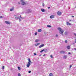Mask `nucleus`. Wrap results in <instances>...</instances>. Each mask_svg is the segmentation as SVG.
<instances>
[{
    "instance_id": "1",
    "label": "nucleus",
    "mask_w": 76,
    "mask_h": 76,
    "mask_svg": "<svg viewBox=\"0 0 76 76\" xmlns=\"http://www.w3.org/2000/svg\"><path fill=\"white\" fill-rule=\"evenodd\" d=\"M28 63L27 64V67H29V66H30V65L31 64V60H30V59L29 58H28Z\"/></svg>"
},
{
    "instance_id": "2",
    "label": "nucleus",
    "mask_w": 76,
    "mask_h": 76,
    "mask_svg": "<svg viewBox=\"0 0 76 76\" xmlns=\"http://www.w3.org/2000/svg\"><path fill=\"white\" fill-rule=\"evenodd\" d=\"M58 29L60 31L59 33L61 34H62L63 33L64 31L63 30H61V28L59 27L58 28Z\"/></svg>"
},
{
    "instance_id": "3",
    "label": "nucleus",
    "mask_w": 76,
    "mask_h": 76,
    "mask_svg": "<svg viewBox=\"0 0 76 76\" xmlns=\"http://www.w3.org/2000/svg\"><path fill=\"white\" fill-rule=\"evenodd\" d=\"M57 13L58 14V15H61V12L58 11L57 12Z\"/></svg>"
},
{
    "instance_id": "4",
    "label": "nucleus",
    "mask_w": 76,
    "mask_h": 76,
    "mask_svg": "<svg viewBox=\"0 0 76 76\" xmlns=\"http://www.w3.org/2000/svg\"><path fill=\"white\" fill-rule=\"evenodd\" d=\"M66 52L64 51H60V53L61 54H64Z\"/></svg>"
},
{
    "instance_id": "5",
    "label": "nucleus",
    "mask_w": 76,
    "mask_h": 76,
    "mask_svg": "<svg viewBox=\"0 0 76 76\" xmlns=\"http://www.w3.org/2000/svg\"><path fill=\"white\" fill-rule=\"evenodd\" d=\"M5 23L6 24H10V22L8 21H5Z\"/></svg>"
},
{
    "instance_id": "6",
    "label": "nucleus",
    "mask_w": 76,
    "mask_h": 76,
    "mask_svg": "<svg viewBox=\"0 0 76 76\" xmlns=\"http://www.w3.org/2000/svg\"><path fill=\"white\" fill-rule=\"evenodd\" d=\"M67 56L66 55H64L63 57V58L64 59H66V58H67Z\"/></svg>"
},
{
    "instance_id": "7",
    "label": "nucleus",
    "mask_w": 76,
    "mask_h": 76,
    "mask_svg": "<svg viewBox=\"0 0 76 76\" xmlns=\"http://www.w3.org/2000/svg\"><path fill=\"white\" fill-rule=\"evenodd\" d=\"M15 19H16V20H17V19H19V20H20V21H21V20H20V19L19 18H17V17H15Z\"/></svg>"
},
{
    "instance_id": "8",
    "label": "nucleus",
    "mask_w": 76,
    "mask_h": 76,
    "mask_svg": "<svg viewBox=\"0 0 76 76\" xmlns=\"http://www.w3.org/2000/svg\"><path fill=\"white\" fill-rule=\"evenodd\" d=\"M22 4H22V5H23V6L24 5H25V4H26V3H25V2H22Z\"/></svg>"
},
{
    "instance_id": "9",
    "label": "nucleus",
    "mask_w": 76,
    "mask_h": 76,
    "mask_svg": "<svg viewBox=\"0 0 76 76\" xmlns=\"http://www.w3.org/2000/svg\"><path fill=\"white\" fill-rule=\"evenodd\" d=\"M41 10L43 12H45V10H44V9H42Z\"/></svg>"
},
{
    "instance_id": "10",
    "label": "nucleus",
    "mask_w": 76,
    "mask_h": 76,
    "mask_svg": "<svg viewBox=\"0 0 76 76\" xmlns=\"http://www.w3.org/2000/svg\"><path fill=\"white\" fill-rule=\"evenodd\" d=\"M50 18L51 19H53V18H54V16L51 15V16H50Z\"/></svg>"
},
{
    "instance_id": "11",
    "label": "nucleus",
    "mask_w": 76,
    "mask_h": 76,
    "mask_svg": "<svg viewBox=\"0 0 76 76\" xmlns=\"http://www.w3.org/2000/svg\"><path fill=\"white\" fill-rule=\"evenodd\" d=\"M67 49H69L70 48V46H68L67 47Z\"/></svg>"
},
{
    "instance_id": "12",
    "label": "nucleus",
    "mask_w": 76,
    "mask_h": 76,
    "mask_svg": "<svg viewBox=\"0 0 76 76\" xmlns=\"http://www.w3.org/2000/svg\"><path fill=\"white\" fill-rule=\"evenodd\" d=\"M67 25H70L71 24L67 22Z\"/></svg>"
},
{
    "instance_id": "13",
    "label": "nucleus",
    "mask_w": 76,
    "mask_h": 76,
    "mask_svg": "<svg viewBox=\"0 0 76 76\" xmlns=\"http://www.w3.org/2000/svg\"><path fill=\"white\" fill-rule=\"evenodd\" d=\"M47 27H49L50 28V27H51V26H50V25H47Z\"/></svg>"
},
{
    "instance_id": "14",
    "label": "nucleus",
    "mask_w": 76,
    "mask_h": 76,
    "mask_svg": "<svg viewBox=\"0 0 76 76\" xmlns=\"http://www.w3.org/2000/svg\"><path fill=\"white\" fill-rule=\"evenodd\" d=\"M43 50H44V52H47V49H44Z\"/></svg>"
},
{
    "instance_id": "15",
    "label": "nucleus",
    "mask_w": 76,
    "mask_h": 76,
    "mask_svg": "<svg viewBox=\"0 0 76 76\" xmlns=\"http://www.w3.org/2000/svg\"><path fill=\"white\" fill-rule=\"evenodd\" d=\"M39 41V40L38 39H36L35 40V42H38Z\"/></svg>"
},
{
    "instance_id": "16",
    "label": "nucleus",
    "mask_w": 76,
    "mask_h": 76,
    "mask_svg": "<svg viewBox=\"0 0 76 76\" xmlns=\"http://www.w3.org/2000/svg\"><path fill=\"white\" fill-rule=\"evenodd\" d=\"M18 68L19 70H20V68L19 66H18Z\"/></svg>"
},
{
    "instance_id": "17",
    "label": "nucleus",
    "mask_w": 76,
    "mask_h": 76,
    "mask_svg": "<svg viewBox=\"0 0 76 76\" xmlns=\"http://www.w3.org/2000/svg\"><path fill=\"white\" fill-rule=\"evenodd\" d=\"M49 76H53V74L50 73L49 75Z\"/></svg>"
},
{
    "instance_id": "18",
    "label": "nucleus",
    "mask_w": 76,
    "mask_h": 76,
    "mask_svg": "<svg viewBox=\"0 0 76 76\" xmlns=\"http://www.w3.org/2000/svg\"><path fill=\"white\" fill-rule=\"evenodd\" d=\"M42 30L41 29H39L38 30V32H40Z\"/></svg>"
},
{
    "instance_id": "19",
    "label": "nucleus",
    "mask_w": 76,
    "mask_h": 76,
    "mask_svg": "<svg viewBox=\"0 0 76 76\" xmlns=\"http://www.w3.org/2000/svg\"><path fill=\"white\" fill-rule=\"evenodd\" d=\"M38 44H39V43H38L36 44H35V45L36 46H37V45H38Z\"/></svg>"
},
{
    "instance_id": "20",
    "label": "nucleus",
    "mask_w": 76,
    "mask_h": 76,
    "mask_svg": "<svg viewBox=\"0 0 76 76\" xmlns=\"http://www.w3.org/2000/svg\"><path fill=\"white\" fill-rule=\"evenodd\" d=\"M20 1L21 2V3H23V0H20Z\"/></svg>"
},
{
    "instance_id": "21",
    "label": "nucleus",
    "mask_w": 76,
    "mask_h": 76,
    "mask_svg": "<svg viewBox=\"0 0 76 76\" xmlns=\"http://www.w3.org/2000/svg\"><path fill=\"white\" fill-rule=\"evenodd\" d=\"M44 49H43L40 51V53H42V52H43V51H44Z\"/></svg>"
},
{
    "instance_id": "22",
    "label": "nucleus",
    "mask_w": 76,
    "mask_h": 76,
    "mask_svg": "<svg viewBox=\"0 0 76 76\" xmlns=\"http://www.w3.org/2000/svg\"><path fill=\"white\" fill-rule=\"evenodd\" d=\"M65 43H67V40H66L65 41Z\"/></svg>"
},
{
    "instance_id": "23",
    "label": "nucleus",
    "mask_w": 76,
    "mask_h": 76,
    "mask_svg": "<svg viewBox=\"0 0 76 76\" xmlns=\"http://www.w3.org/2000/svg\"><path fill=\"white\" fill-rule=\"evenodd\" d=\"M42 6L43 7H44V4H42Z\"/></svg>"
},
{
    "instance_id": "24",
    "label": "nucleus",
    "mask_w": 76,
    "mask_h": 76,
    "mask_svg": "<svg viewBox=\"0 0 76 76\" xmlns=\"http://www.w3.org/2000/svg\"><path fill=\"white\" fill-rule=\"evenodd\" d=\"M12 10H13V9H11L10 10V11H12Z\"/></svg>"
},
{
    "instance_id": "25",
    "label": "nucleus",
    "mask_w": 76,
    "mask_h": 76,
    "mask_svg": "<svg viewBox=\"0 0 76 76\" xmlns=\"http://www.w3.org/2000/svg\"><path fill=\"white\" fill-rule=\"evenodd\" d=\"M65 35H67V32H66L65 33Z\"/></svg>"
},
{
    "instance_id": "26",
    "label": "nucleus",
    "mask_w": 76,
    "mask_h": 76,
    "mask_svg": "<svg viewBox=\"0 0 76 76\" xmlns=\"http://www.w3.org/2000/svg\"><path fill=\"white\" fill-rule=\"evenodd\" d=\"M37 33L36 32L35 33V35H37Z\"/></svg>"
},
{
    "instance_id": "27",
    "label": "nucleus",
    "mask_w": 76,
    "mask_h": 76,
    "mask_svg": "<svg viewBox=\"0 0 76 76\" xmlns=\"http://www.w3.org/2000/svg\"><path fill=\"white\" fill-rule=\"evenodd\" d=\"M18 76H20V73H19L18 74Z\"/></svg>"
},
{
    "instance_id": "28",
    "label": "nucleus",
    "mask_w": 76,
    "mask_h": 76,
    "mask_svg": "<svg viewBox=\"0 0 76 76\" xmlns=\"http://www.w3.org/2000/svg\"><path fill=\"white\" fill-rule=\"evenodd\" d=\"M4 66H2V69H4Z\"/></svg>"
},
{
    "instance_id": "29",
    "label": "nucleus",
    "mask_w": 76,
    "mask_h": 76,
    "mask_svg": "<svg viewBox=\"0 0 76 76\" xmlns=\"http://www.w3.org/2000/svg\"><path fill=\"white\" fill-rule=\"evenodd\" d=\"M41 45L42 46V47H44V44Z\"/></svg>"
},
{
    "instance_id": "30",
    "label": "nucleus",
    "mask_w": 76,
    "mask_h": 76,
    "mask_svg": "<svg viewBox=\"0 0 76 76\" xmlns=\"http://www.w3.org/2000/svg\"><path fill=\"white\" fill-rule=\"evenodd\" d=\"M28 72L29 73H31V71H29Z\"/></svg>"
},
{
    "instance_id": "31",
    "label": "nucleus",
    "mask_w": 76,
    "mask_h": 76,
    "mask_svg": "<svg viewBox=\"0 0 76 76\" xmlns=\"http://www.w3.org/2000/svg\"><path fill=\"white\" fill-rule=\"evenodd\" d=\"M50 57H51V58H53V55H50Z\"/></svg>"
},
{
    "instance_id": "32",
    "label": "nucleus",
    "mask_w": 76,
    "mask_h": 76,
    "mask_svg": "<svg viewBox=\"0 0 76 76\" xmlns=\"http://www.w3.org/2000/svg\"><path fill=\"white\" fill-rule=\"evenodd\" d=\"M56 37H58V35H57V34L56 35Z\"/></svg>"
},
{
    "instance_id": "33",
    "label": "nucleus",
    "mask_w": 76,
    "mask_h": 76,
    "mask_svg": "<svg viewBox=\"0 0 76 76\" xmlns=\"http://www.w3.org/2000/svg\"><path fill=\"white\" fill-rule=\"evenodd\" d=\"M28 12H31V10H28Z\"/></svg>"
},
{
    "instance_id": "34",
    "label": "nucleus",
    "mask_w": 76,
    "mask_h": 76,
    "mask_svg": "<svg viewBox=\"0 0 76 76\" xmlns=\"http://www.w3.org/2000/svg\"><path fill=\"white\" fill-rule=\"evenodd\" d=\"M41 47H42V46H41V45L40 46H39V48H41Z\"/></svg>"
},
{
    "instance_id": "35",
    "label": "nucleus",
    "mask_w": 76,
    "mask_h": 76,
    "mask_svg": "<svg viewBox=\"0 0 76 76\" xmlns=\"http://www.w3.org/2000/svg\"><path fill=\"white\" fill-rule=\"evenodd\" d=\"M3 18V16H0V18L1 19V18Z\"/></svg>"
},
{
    "instance_id": "36",
    "label": "nucleus",
    "mask_w": 76,
    "mask_h": 76,
    "mask_svg": "<svg viewBox=\"0 0 76 76\" xmlns=\"http://www.w3.org/2000/svg\"><path fill=\"white\" fill-rule=\"evenodd\" d=\"M74 35H75V36H76V33H74Z\"/></svg>"
},
{
    "instance_id": "37",
    "label": "nucleus",
    "mask_w": 76,
    "mask_h": 76,
    "mask_svg": "<svg viewBox=\"0 0 76 76\" xmlns=\"http://www.w3.org/2000/svg\"><path fill=\"white\" fill-rule=\"evenodd\" d=\"M34 56H36V55H37V54H36V53H34Z\"/></svg>"
},
{
    "instance_id": "38",
    "label": "nucleus",
    "mask_w": 76,
    "mask_h": 76,
    "mask_svg": "<svg viewBox=\"0 0 76 76\" xmlns=\"http://www.w3.org/2000/svg\"><path fill=\"white\" fill-rule=\"evenodd\" d=\"M71 67H72V65L70 66V68H71Z\"/></svg>"
},
{
    "instance_id": "39",
    "label": "nucleus",
    "mask_w": 76,
    "mask_h": 76,
    "mask_svg": "<svg viewBox=\"0 0 76 76\" xmlns=\"http://www.w3.org/2000/svg\"><path fill=\"white\" fill-rule=\"evenodd\" d=\"M69 54H71V53H70V52H69L68 53Z\"/></svg>"
},
{
    "instance_id": "40",
    "label": "nucleus",
    "mask_w": 76,
    "mask_h": 76,
    "mask_svg": "<svg viewBox=\"0 0 76 76\" xmlns=\"http://www.w3.org/2000/svg\"><path fill=\"white\" fill-rule=\"evenodd\" d=\"M48 9H50V7H48Z\"/></svg>"
},
{
    "instance_id": "41",
    "label": "nucleus",
    "mask_w": 76,
    "mask_h": 76,
    "mask_svg": "<svg viewBox=\"0 0 76 76\" xmlns=\"http://www.w3.org/2000/svg\"><path fill=\"white\" fill-rule=\"evenodd\" d=\"M74 50H76V48H74Z\"/></svg>"
},
{
    "instance_id": "42",
    "label": "nucleus",
    "mask_w": 76,
    "mask_h": 76,
    "mask_svg": "<svg viewBox=\"0 0 76 76\" xmlns=\"http://www.w3.org/2000/svg\"><path fill=\"white\" fill-rule=\"evenodd\" d=\"M20 18H22V17H21V15H20Z\"/></svg>"
},
{
    "instance_id": "43",
    "label": "nucleus",
    "mask_w": 76,
    "mask_h": 76,
    "mask_svg": "<svg viewBox=\"0 0 76 76\" xmlns=\"http://www.w3.org/2000/svg\"><path fill=\"white\" fill-rule=\"evenodd\" d=\"M18 4H20V2H18Z\"/></svg>"
},
{
    "instance_id": "44",
    "label": "nucleus",
    "mask_w": 76,
    "mask_h": 76,
    "mask_svg": "<svg viewBox=\"0 0 76 76\" xmlns=\"http://www.w3.org/2000/svg\"><path fill=\"white\" fill-rule=\"evenodd\" d=\"M72 18H73V17H74V16H72Z\"/></svg>"
},
{
    "instance_id": "45",
    "label": "nucleus",
    "mask_w": 76,
    "mask_h": 76,
    "mask_svg": "<svg viewBox=\"0 0 76 76\" xmlns=\"http://www.w3.org/2000/svg\"><path fill=\"white\" fill-rule=\"evenodd\" d=\"M45 56V54H44L43 55V56Z\"/></svg>"
},
{
    "instance_id": "46",
    "label": "nucleus",
    "mask_w": 76,
    "mask_h": 76,
    "mask_svg": "<svg viewBox=\"0 0 76 76\" xmlns=\"http://www.w3.org/2000/svg\"><path fill=\"white\" fill-rule=\"evenodd\" d=\"M75 43H76V38L75 39Z\"/></svg>"
},
{
    "instance_id": "47",
    "label": "nucleus",
    "mask_w": 76,
    "mask_h": 76,
    "mask_svg": "<svg viewBox=\"0 0 76 76\" xmlns=\"http://www.w3.org/2000/svg\"><path fill=\"white\" fill-rule=\"evenodd\" d=\"M62 1H64V0H61Z\"/></svg>"
},
{
    "instance_id": "48",
    "label": "nucleus",
    "mask_w": 76,
    "mask_h": 76,
    "mask_svg": "<svg viewBox=\"0 0 76 76\" xmlns=\"http://www.w3.org/2000/svg\"><path fill=\"white\" fill-rule=\"evenodd\" d=\"M39 56H41V55H40Z\"/></svg>"
},
{
    "instance_id": "49",
    "label": "nucleus",
    "mask_w": 76,
    "mask_h": 76,
    "mask_svg": "<svg viewBox=\"0 0 76 76\" xmlns=\"http://www.w3.org/2000/svg\"><path fill=\"white\" fill-rule=\"evenodd\" d=\"M75 8H76V7H75Z\"/></svg>"
}]
</instances>
